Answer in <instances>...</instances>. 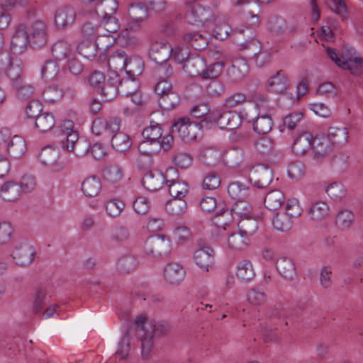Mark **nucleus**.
<instances>
[{
	"label": "nucleus",
	"instance_id": "1",
	"mask_svg": "<svg viewBox=\"0 0 363 363\" xmlns=\"http://www.w3.org/2000/svg\"><path fill=\"white\" fill-rule=\"evenodd\" d=\"M211 126V120L203 118V116L189 115L179 118L172 128V132L178 133L182 140L190 143L196 139L199 130Z\"/></svg>",
	"mask_w": 363,
	"mask_h": 363
},
{
	"label": "nucleus",
	"instance_id": "2",
	"mask_svg": "<svg viewBox=\"0 0 363 363\" xmlns=\"http://www.w3.org/2000/svg\"><path fill=\"white\" fill-rule=\"evenodd\" d=\"M328 57L340 68L350 71L354 75H359L363 65L362 59L352 48L344 47L341 52L328 47L325 49Z\"/></svg>",
	"mask_w": 363,
	"mask_h": 363
},
{
	"label": "nucleus",
	"instance_id": "3",
	"mask_svg": "<svg viewBox=\"0 0 363 363\" xmlns=\"http://www.w3.org/2000/svg\"><path fill=\"white\" fill-rule=\"evenodd\" d=\"M170 52L171 46L165 41L153 38L150 39L148 54L152 61L160 64L157 71L160 76L169 77L172 74V68L162 64L170 57Z\"/></svg>",
	"mask_w": 363,
	"mask_h": 363
},
{
	"label": "nucleus",
	"instance_id": "4",
	"mask_svg": "<svg viewBox=\"0 0 363 363\" xmlns=\"http://www.w3.org/2000/svg\"><path fill=\"white\" fill-rule=\"evenodd\" d=\"M196 247L194 262L201 269L208 272L214 263V250L202 239L197 240Z\"/></svg>",
	"mask_w": 363,
	"mask_h": 363
},
{
	"label": "nucleus",
	"instance_id": "5",
	"mask_svg": "<svg viewBox=\"0 0 363 363\" xmlns=\"http://www.w3.org/2000/svg\"><path fill=\"white\" fill-rule=\"evenodd\" d=\"M144 250L152 257L165 256L171 251L170 240L163 235L152 236L145 241Z\"/></svg>",
	"mask_w": 363,
	"mask_h": 363
},
{
	"label": "nucleus",
	"instance_id": "6",
	"mask_svg": "<svg viewBox=\"0 0 363 363\" xmlns=\"http://www.w3.org/2000/svg\"><path fill=\"white\" fill-rule=\"evenodd\" d=\"M99 94L101 100L109 101L116 94V86L106 84L102 72H92V94Z\"/></svg>",
	"mask_w": 363,
	"mask_h": 363
},
{
	"label": "nucleus",
	"instance_id": "7",
	"mask_svg": "<svg viewBox=\"0 0 363 363\" xmlns=\"http://www.w3.org/2000/svg\"><path fill=\"white\" fill-rule=\"evenodd\" d=\"M74 123L72 120H63L60 125L62 147L69 152L74 149L76 143L79 140L78 131L74 129Z\"/></svg>",
	"mask_w": 363,
	"mask_h": 363
},
{
	"label": "nucleus",
	"instance_id": "8",
	"mask_svg": "<svg viewBox=\"0 0 363 363\" xmlns=\"http://www.w3.org/2000/svg\"><path fill=\"white\" fill-rule=\"evenodd\" d=\"M92 18L96 20L98 29L104 30L108 33L117 32L120 28L118 20L104 9H96L94 13L92 12Z\"/></svg>",
	"mask_w": 363,
	"mask_h": 363
},
{
	"label": "nucleus",
	"instance_id": "9",
	"mask_svg": "<svg viewBox=\"0 0 363 363\" xmlns=\"http://www.w3.org/2000/svg\"><path fill=\"white\" fill-rule=\"evenodd\" d=\"M27 31L30 43L33 48H40L46 44L48 37L44 22L40 20L35 21L29 26Z\"/></svg>",
	"mask_w": 363,
	"mask_h": 363
},
{
	"label": "nucleus",
	"instance_id": "10",
	"mask_svg": "<svg viewBox=\"0 0 363 363\" xmlns=\"http://www.w3.org/2000/svg\"><path fill=\"white\" fill-rule=\"evenodd\" d=\"M203 118L211 120L212 125L216 124L221 129L238 128L242 120V115H203Z\"/></svg>",
	"mask_w": 363,
	"mask_h": 363
},
{
	"label": "nucleus",
	"instance_id": "11",
	"mask_svg": "<svg viewBox=\"0 0 363 363\" xmlns=\"http://www.w3.org/2000/svg\"><path fill=\"white\" fill-rule=\"evenodd\" d=\"M211 17V11L198 4L189 6L185 14V19L190 24H204Z\"/></svg>",
	"mask_w": 363,
	"mask_h": 363
},
{
	"label": "nucleus",
	"instance_id": "12",
	"mask_svg": "<svg viewBox=\"0 0 363 363\" xmlns=\"http://www.w3.org/2000/svg\"><path fill=\"white\" fill-rule=\"evenodd\" d=\"M250 180L257 188H265L272 181V171L267 166L258 165L250 171Z\"/></svg>",
	"mask_w": 363,
	"mask_h": 363
},
{
	"label": "nucleus",
	"instance_id": "13",
	"mask_svg": "<svg viewBox=\"0 0 363 363\" xmlns=\"http://www.w3.org/2000/svg\"><path fill=\"white\" fill-rule=\"evenodd\" d=\"M185 275L184 267L177 262H169L164 268V279L169 285L179 286L184 279Z\"/></svg>",
	"mask_w": 363,
	"mask_h": 363
},
{
	"label": "nucleus",
	"instance_id": "14",
	"mask_svg": "<svg viewBox=\"0 0 363 363\" xmlns=\"http://www.w3.org/2000/svg\"><path fill=\"white\" fill-rule=\"evenodd\" d=\"M11 256L17 265L26 267L34 260L35 250L31 245H21L15 247Z\"/></svg>",
	"mask_w": 363,
	"mask_h": 363
},
{
	"label": "nucleus",
	"instance_id": "15",
	"mask_svg": "<svg viewBox=\"0 0 363 363\" xmlns=\"http://www.w3.org/2000/svg\"><path fill=\"white\" fill-rule=\"evenodd\" d=\"M39 158L43 164L48 166L54 172L60 171L64 168L62 163L57 162L58 151L51 145L45 146L40 152Z\"/></svg>",
	"mask_w": 363,
	"mask_h": 363
},
{
	"label": "nucleus",
	"instance_id": "16",
	"mask_svg": "<svg viewBox=\"0 0 363 363\" xmlns=\"http://www.w3.org/2000/svg\"><path fill=\"white\" fill-rule=\"evenodd\" d=\"M243 31L242 30H234L232 31L231 38L239 46L240 50L247 51L249 55L257 54V52L262 47L261 43L255 38L242 41Z\"/></svg>",
	"mask_w": 363,
	"mask_h": 363
},
{
	"label": "nucleus",
	"instance_id": "17",
	"mask_svg": "<svg viewBox=\"0 0 363 363\" xmlns=\"http://www.w3.org/2000/svg\"><path fill=\"white\" fill-rule=\"evenodd\" d=\"M313 135L307 131L299 133L295 138L292 150L298 156H303L313 149Z\"/></svg>",
	"mask_w": 363,
	"mask_h": 363
},
{
	"label": "nucleus",
	"instance_id": "18",
	"mask_svg": "<svg viewBox=\"0 0 363 363\" xmlns=\"http://www.w3.org/2000/svg\"><path fill=\"white\" fill-rule=\"evenodd\" d=\"M333 144L330 138L325 135L313 137V150L314 159L319 161L328 155L332 150Z\"/></svg>",
	"mask_w": 363,
	"mask_h": 363
},
{
	"label": "nucleus",
	"instance_id": "19",
	"mask_svg": "<svg viewBox=\"0 0 363 363\" xmlns=\"http://www.w3.org/2000/svg\"><path fill=\"white\" fill-rule=\"evenodd\" d=\"M30 43L28 33L24 25H19L11 40V49L14 52L21 53Z\"/></svg>",
	"mask_w": 363,
	"mask_h": 363
},
{
	"label": "nucleus",
	"instance_id": "20",
	"mask_svg": "<svg viewBox=\"0 0 363 363\" xmlns=\"http://www.w3.org/2000/svg\"><path fill=\"white\" fill-rule=\"evenodd\" d=\"M76 18V13L70 6L59 8L55 14V23L57 28H65L72 24Z\"/></svg>",
	"mask_w": 363,
	"mask_h": 363
},
{
	"label": "nucleus",
	"instance_id": "21",
	"mask_svg": "<svg viewBox=\"0 0 363 363\" xmlns=\"http://www.w3.org/2000/svg\"><path fill=\"white\" fill-rule=\"evenodd\" d=\"M142 182L147 190L150 191H157L164 184L163 173L157 170L150 171L144 175Z\"/></svg>",
	"mask_w": 363,
	"mask_h": 363
},
{
	"label": "nucleus",
	"instance_id": "22",
	"mask_svg": "<svg viewBox=\"0 0 363 363\" xmlns=\"http://www.w3.org/2000/svg\"><path fill=\"white\" fill-rule=\"evenodd\" d=\"M81 39L77 45V52L86 58H89L91 53V24L84 23L80 30Z\"/></svg>",
	"mask_w": 363,
	"mask_h": 363
},
{
	"label": "nucleus",
	"instance_id": "23",
	"mask_svg": "<svg viewBox=\"0 0 363 363\" xmlns=\"http://www.w3.org/2000/svg\"><path fill=\"white\" fill-rule=\"evenodd\" d=\"M289 82L286 76L281 71L271 76L267 83V89L270 92L279 94L287 89Z\"/></svg>",
	"mask_w": 363,
	"mask_h": 363
},
{
	"label": "nucleus",
	"instance_id": "24",
	"mask_svg": "<svg viewBox=\"0 0 363 363\" xmlns=\"http://www.w3.org/2000/svg\"><path fill=\"white\" fill-rule=\"evenodd\" d=\"M277 269L285 279L293 280L297 275L295 264L289 258L279 259L277 261Z\"/></svg>",
	"mask_w": 363,
	"mask_h": 363
},
{
	"label": "nucleus",
	"instance_id": "25",
	"mask_svg": "<svg viewBox=\"0 0 363 363\" xmlns=\"http://www.w3.org/2000/svg\"><path fill=\"white\" fill-rule=\"evenodd\" d=\"M236 277L242 281L248 282L255 277V271L252 263L249 259L240 261L236 266Z\"/></svg>",
	"mask_w": 363,
	"mask_h": 363
},
{
	"label": "nucleus",
	"instance_id": "26",
	"mask_svg": "<svg viewBox=\"0 0 363 363\" xmlns=\"http://www.w3.org/2000/svg\"><path fill=\"white\" fill-rule=\"evenodd\" d=\"M248 72V65L243 59H238L232 62L228 70V76L233 82L241 80Z\"/></svg>",
	"mask_w": 363,
	"mask_h": 363
},
{
	"label": "nucleus",
	"instance_id": "27",
	"mask_svg": "<svg viewBox=\"0 0 363 363\" xmlns=\"http://www.w3.org/2000/svg\"><path fill=\"white\" fill-rule=\"evenodd\" d=\"M227 191L228 195L236 201L247 199L251 193L249 186L240 182H234L228 184Z\"/></svg>",
	"mask_w": 363,
	"mask_h": 363
},
{
	"label": "nucleus",
	"instance_id": "28",
	"mask_svg": "<svg viewBox=\"0 0 363 363\" xmlns=\"http://www.w3.org/2000/svg\"><path fill=\"white\" fill-rule=\"evenodd\" d=\"M25 119L33 122L35 128L42 132L50 130L55 124L54 115H27Z\"/></svg>",
	"mask_w": 363,
	"mask_h": 363
},
{
	"label": "nucleus",
	"instance_id": "29",
	"mask_svg": "<svg viewBox=\"0 0 363 363\" xmlns=\"http://www.w3.org/2000/svg\"><path fill=\"white\" fill-rule=\"evenodd\" d=\"M142 135L147 141L143 142L141 145L146 146L150 143L157 144L162 137V131L158 123L151 121L149 127L143 130Z\"/></svg>",
	"mask_w": 363,
	"mask_h": 363
},
{
	"label": "nucleus",
	"instance_id": "30",
	"mask_svg": "<svg viewBox=\"0 0 363 363\" xmlns=\"http://www.w3.org/2000/svg\"><path fill=\"white\" fill-rule=\"evenodd\" d=\"M1 197L7 201H16L21 194L20 185L13 182H6L1 189Z\"/></svg>",
	"mask_w": 363,
	"mask_h": 363
},
{
	"label": "nucleus",
	"instance_id": "31",
	"mask_svg": "<svg viewBox=\"0 0 363 363\" xmlns=\"http://www.w3.org/2000/svg\"><path fill=\"white\" fill-rule=\"evenodd\" d=\"M106 38V36L97 37L95 40V46L96 49V52L95 54V57L96 58V63H98L99 66L101 67H108L107 64L108 58L106 52L109 48L110 44H102L103 41Z\"/></svg>",
	"mask_w": 363,
	"mask_h": 363
},
{
	"label": "nucleus",
	"instance_id": "32",
	"mask_svg": "<svg viewBox=\"0 0 363 363\" xmlns=\"http://www.w3.org/2000/svg\"><path fill=\"white\" fill-rule=\"evenodd\" d=\"M26 146L24 139L20 136L15 135L9 140L7 145L9 154L15 157L19 158L26 152Z\"/></svg>",
	"mask_w": 363,
	"mask_h": 363
},
{
	"label": "nucleus",
	"instance_id": "33",
	"mask_svg": "<svg viewBox=\"0 0 363 363\" xmlns=\"http://www.w3.org/2000/svg\"><path fill=\"white\" fill-rule=\"evenodd\" d=\"M329 211V206L325 202L318 201L311 205L308 213L312 220L320 221L328 216Z\"/></svg>",
	"mask_w": 363,
	"mask_h": 363
},
{
	"label": "nucleus",
	"instance_id": "34",
	"mask_svg": "<svg viewBox=\"0 0 363 363\" xmlns=\"http://www.w3.org/2000/svg\"><path fill=\"white\" fill-rule=\"evenodd\" d=\"M285 201L284 193L278 189L269 191L264 198L266 207L271 210L279 208Z\"/></svg>",
	"mask_w": 363,
	"mask_h": 363
},
{
	"label": "nucleus",
	"instance_id": "35",
	"mask_svg": "<svg viewBox=\"0 0 363 363\" xmlns=\"http://www.w3.org/2000/svg\"><path fill=\"white\" fill-rule=\"evenodd\" d=\"M128 14L133 22L141 23L148 16L147 9L140 3L131 4L128 10Z\"/></svg>",
	"mask_w": 363,
	"mask_h": 363
},
{
	"label": "nucleus",
	"instance_id": "36",
	"mask_svg": "<svg viewBox=\"0 0 363 363\" xmlns=\"http://www.w3.org/2000/svg\"><path fill=\"white\" fill-rule=\"evenodd\" d=\"M144 67L143 60L137 56L127 57L125 67L124 70L126 74L130 77L134 78L135 76L142 73Z\"/></svg>",
	"mask_w": 363,
	"mask_h": 363
},
{
	"label": "nucleus",
	"instance_id": "37",
	"mask_svg": "<svg viewBox=\"0 0 363 363\" xmlns=\"http://www.w3.org/2000/svg\"><path fill=\"white\" fill-rule=\"evenodd\" d=\"M5 72L13 85L21 84L23 80L22 62L19 60H13Z\"/></svg>",
	"mask_w": 363,
	"mask_h": 363
},
{
	"label": "nucleus",
	"instance_id": "38",
	"mask_svg": "<svg viewBox=\"0 0 363 363\" xmlns=\"http://www.w3.org/2000/svg\"><path fill=\"white\" fill-rule=\"evenodd\" d=\"M204 61L200 57L189 58L183 66L184 72L190 77L201 75Z\"/></svg>",
	"mask_w": 363,
	"mask_h": 363
},
{
	"label": "nucleus",
	"instance_id": "39",
	"mask_svg": "<svg viewBox=\"0 0 363 363\" xmlns=\"http://www.w3.org/2000/svg\"><path fill=\"white\" fill-rule=\"evenodd\" d=\"M102 177L108 183H117L123 178V169L118 165L110 164L103 169Z\"/></svg>",
	"mask_w": 363,
	"mask_h": 363
},
{
	"label": "nucleus",
	"instance_id": "40",
	"mask_svg": "<svg viewBox=\"0 0 363 363\" xmlns=\"http://www.w3.org/2000/svg\"><path fill=\"white\" fill-rule=\"evenodd\" d=\"M355 216L354 213L349 210H340L336 216L335 224L337 227L345 230L350 228L354 222Z\"/></svg>",
	"mask_w": 363,
	"mask_h": 363
},
{
	"label": "nucleus",
	"instance_id": "41",
	"mask_svg": "<svg viewBox=\"0 0 363 363\" xmlns=\"http://www.w3.org/2000/svg\"><path fill=\"white\" fill-rule=\"evenodd\" d=\"M228 246L233 250H242L248 245V238L240 231L230 234L227 240Z\"/></svg>",
	"mask_w": 363,
	"mask_h": 363
},
{
	"label": "nucleus",
	"instance_id": "42",
	"mask_svg": "<svg viewBox=\"0 0 363 363\" xmlns=\"http://www.w3.org/2000/svg\"><path fill=\"white\" fill-rule=\"evenodd\" d=\"M111 144L116 150L124 152L131 147L132 143L129 135L121 131L112 136Z\"/></svg>",
	"mask_w": 363,
	"mask_h": 363
},
{
	"label": "nucleus",
	"instance_id": "43",
	"mask_svg": "<svg viewBox=\"0 0 363 363\" xmlns=\"http://www.w3.org/2000/svg\"><path fill=\"white\" fill-rule=\"evenodd\" d=\"M138 264L137 258L131 255L122 256L118 261V270L122 274H129L134 271Z\"/></svg>",
	"mask_w": 363,
	"mask_h": 363
},
{
	"label": "nucleus",
	"instance_id": "44",
	"mask_svg": "<svg viewBox=\"0 0 363 363\" xmlns=\"http://www.w3.org/2000/svg\"><path fill=\"white\" fill-rule=\"evenodd\" d=\"M52 53L58 60L68 59L73 55L69 44L65 40L55 43L52 48Z\"/></svg>",
	"mask_w": 363,
	"mask_h": 363
},
{
	"label": "nucleus",
	"instance_id": "45",
	"mask_svg": "<svg viewBox=\"0 0 363 363\" xmlns=\"http://www.w3.org/2000/svg\"><path fill=\"white\" fill-rule=\"evenodd\" d=\"M49 301L47 291L45 289L39 288L34 296L32 311L34 314H41L42 310Z\"/></svg>",
	"mask_w": 363,
	"mask_h": 363
},
{
	"label": "nucleus",
	"instance_id": "46",
	"mask_svg": "<svg viewBox=\"0 0 363 363\" xmlns=\"http://www.w3.org/2000/svg\"><path fill=\"white\" fill-rule=\"evenodd\" d=\"M273 226L281 232L289 231L293 225V220L284 212L277 213L272 220Z\"/></svg>",
	"mask_w": 363,
	"mask_h": 363
},
{
	"label": "nucleus",
	"instance_id": "47",
	"mask_svg": "<svg viewBox=\"0 0 363 363\" xmlns=\"http://www.w3.org/2000/svg\"><path fill=\"white\" fill-rule=\"evenodd\" d=\"M327 136L333 145H342L347 142L349 133L346 128L331 127L328 129Z\"/></svg>",
	"mask_w": 363,
	"mask_h": 363
},
{
	"label": "nucleus",
	"instance_id": "48",
	"mask_svg": "<svg viewBox=\"0 0 363 363\" xmlns=\"http://www.w3.org/2000/svg\"><path fill=\"white\" fill-rule=\"evenodd\" d=\"M166 211L173 216H178L185 212L187 203L182 198H172L166 203Z\"/></svg>",
	"mask_w": 363,
	"mask_h": 363
},
{
	"label": "nucleus",
	"instance_id": "49",
	"mask_svg": "<svg viewBox=\"0 0 363 363\" xmlns=\"http://www.w3.org/2000/svg\"><path fill=\"white\" fill-rule=\"evenodd\" d=\"M272 119L269 115H261L256 118L253 129L258 133L266 134L272 130Z\"/></svg>",
	"mask_w": 363,
	"mask_h": 363
},
{
	"label": "nucleus",
	"instance_id": "50",
	"mask_svg": "<svg viewBox=\"0 0 363 363\" xmlns=\"http://www.w3.org/2000/svg\"><path fill=\"white\" fill-rule=\"evenodd\" d=\"M130 351V337L125 333L118 344L115 355L119 360L128 359Z\"/></svg>",
	"mask_w": 363,
	"mask_h": 363
},
{
	"label": "nucleus",
	"instance_id": "51",
	"mask_svg": "<svg viewBox=\"0 0 363 363\" xmlns=\"http://www.w3.org/2000/svg\"><path fill=\"white\" fill-rule=\"evenodd\" d=\"M153 335L146 330L141 337V356L143 359H149L152 354Z\"/></svg>",
	"mask_w": 363,
	"mask_h": 363
},
{
	"label": "nucleus",
	"instance_id": "52",
	"mask_svg": "<svg viewBox=\"0 0 363 363\" xmlns=\"http://www.w3.org/2000/svg\"><path fill=\"white\" fill-rule=\"evenodd\" d=\"M247 301L252 305H263L267 300V296L264 291L259 287H254L248 290L247 293Z\"/></svg>",
	"mask_w": 363,
	"mask_h": 363
},
{
	"label": "nucleus",
	"instance_id": "53",
	"mask_svg": "<svg viewBox=\"0 0 363 363\" xmlns=\"http://www.w3.org/2000/svg\"><path fill=\"white\" fill-rule=\"evenodd\" d=\"M246 96L241 92H236L227 97L223 102L222 107L230 113V109L241 106L245 103Z\"/></svg>",
	"mask_w": 363,
	"mask_h": 363
},
{
	"label": "nucleus",
	"instance_id": "54",
	"mask_svg": "<svg viewBox=\"0 0 363 363\" xmlns=\"http://www.w3.org/2000/svg\"><path fill=\"white\" fill-rule=\"evenodd\" d=\"M252 206L246 199L236 201L233 205L231 213L241 217H251Z\"/></svg>",
	"mask_w": 363,
	"mask_h": 363
},
{
	"label": "nucleus",
	"instance_id": "55",
	"mask_svg": "<svg viewBox=\"0 0 363 363\" xmlns=\"http://www.w3.org/2000/svg\"><path fill=\"white\" fill-rule=\"evenodd\" d=\"M127 55L124 51L119 50L113 54L108 60L109 68L123 70L125 67Z\"/></svg>",
	"mask_w": 363,
	"mask_h": 363
},
{
	"label": "nucleus",
	"instance_id": "56",
	"mask_svg": "<svg viewBox=\"0 0 363 363\" xmlns=\"http://www.w3.org/2000/svg\"><path fill=\"white\" fill-rule=\"evenodd\" d=\"M239 230L248 238L252 236L258 228L257 220L247 217L239 223Z\"/></svg>",
	"mask_w": 363,
	"mask_h": 363
},
{
	"label": "nucleus",
	"instance_id": "57",
	"mask_svg": "<svg viewBox=\"0 0 363 363\" xmlns=\"http://www.w3.org/2000/svg\"><path fill=\"white\" fill-rule=\"evenodd\" d=\"M169 193L172 198L183 199L189 191L188 184L185 182L178 181L167 186Z\"/></svg>",
	"mask_w": 363,
	"mask_h": 363
},
{
	"label": "nucleus",
	"instance_id": "58",
	"mask_svg": "<svg viewBox=\"0 0 363 363\" xmlns=\"http://www.w3.org/2000/svg\"><path fill=\"white\" fill-rule=\"evenodd\" d=\"M64 91L57 85H50L43 92L44 99L48 102H56L62 99Z\"/></svg>",
	"mask_w": 363,
	"mask_h": 363
},
{
	"label": "nucleus",
	"instance_id": "59",
	"mask_svg": "<svg viewBox=\"0 0 363 363\" xmlns=\"http://www.w3.org/2000/svg\"><path fill=\"white\" fill-rule=\"evenodd\" d=\"M179 102L178 97L174 93L160 96L158 106L161 111H170Z\"/></svg>",
	"mask_w": 363,
	"mask_h": 363
},
{
	"label": "nucleus",
	"instance_id": "60",
	"mask_svg": "<svg viewBox=\"0 0 363 363\" xmlns=\"http://www.w3.org/2000/svg\"><path fill=\"white\" fill-rule=\"evenodd\" d=\"M184 40L189 43L195 49H202L208 44L206 38L198 33H186Z\"/></svg>",
	"mask_w": 363,
	"mask_h": 363
},
{
	"label": "nucleus",
	"instance_id": "61",
	"mask_svg": "<svg viewBox=\"0 0 363 363\" xmlns=\"http://www.w3.org/2000/svg\"><path fill=\"white\" fill-rule=\"evenodd\" d=\"M223 66V62H216L208 65L206 69H203L202 78L206 79L217 78L221 74Z\"/></svg>",
	"mask_w": 363,
	"mask_h": 363
},
{
	"label": "nucleus",
	"instance_id": "62",
	"mask_svg": "<svg viewBox=\"0 0 363 363\" xmlns=\"http://www.w3.org/2000/svg\"><path fill=\"white\" fill-rule=\"evenodd\" d=\"M124 208V202L119 199H111L107 201L106 205L107 213L113 218L119 216Z\"/></svg>",
	"mask_w": 363,
	"mask_h": 363
},
{
	"label": "nucleus",
	"instance_id": "63",
	"mask_svg": "<svg viewBox=\"0 0 363 363\" xmlns=\"http://www.w3.org/2000/svg\"><path fill=\"white\" fill-rule=\"evenodd\" d=\"M230 210L225 209L220 213H216L215 218H213V223L218 228V229L223 228L225 230L226 226L230 225L233 222V216Z\"/></svg>",
	"mask_w": 363,
	"mask_h": 363
},
{
	"label": "nucleus",
	"instance_id": "64",
	"mask_svg": "<svg viewBox=\"0 0 363 363\" xmlns=\"http://www.w3.org/2000/svg\"><path fill=\"white\" fill-rule=\"evenodd\" d=\"M305 172V165L301 162H294L288 166V175L292 179L296 181L301 179L304 176Z\"/></svg>",
	"mask_w": 363,
	"mask_h": 363
}]
</instances>
